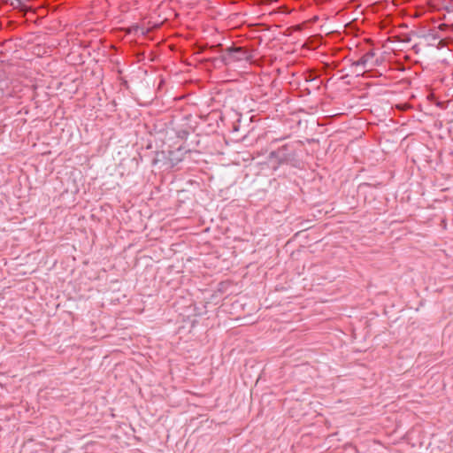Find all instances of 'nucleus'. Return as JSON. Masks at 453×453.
Listing matches in <instances>:
<instances>
[{"instance_id":"obj_1","label":"nucleus","mask_w":453,"mask_h":453,"mask_svg":"<svg viewBox=\"0 0 453 453\" xmlns=\"http://www.w3.org/2000/svg\"><path fill=\"white\" fill-rule=\"evenodd\" d=\"M230 58L234 60H241L243 58L244 52H242L241 48H236L233 50H229Z\"/></svg>"},{"instance_id":"obj_2","label":"nucleus","mask_w":453,"mask_h":453,"mask_svg":"<svg viewBox=\"0 0 453 453\" xmlns=\"http://www.w3.org/2000/svg\"><path fill=\"white\" fill-rule=\"evenodd\" d=\"M382 62V58H376L375 65H380Z\"/></svg>"}]
</instances>
